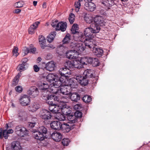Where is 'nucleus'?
Here are the masks:
<instances>
[{"label": "nucleus", "mask_w": 150, "mask_h": 150, "mask_svg": "<svg viewBox=\"0 0 150 150\" xmlns=\"http://www.w3.org/2000/svg\"><path fill=\"white\" fill-rule=\"evenodd\" d=\"M84 43L85 46L90 48L97 57H100L103 54V50L100 47H96L97 46L96 42L93 39H88L85 41Z\"/></svg>", "instance_id": "obj_1"}, {"label": "nucleus", "mask_w": 150, "mask_h": 150, "mask_svg": "<svg viewBox=\"0 0 150 150\" xmlns=\"http://www.w3.org/2000/svg\"><path fill=\"white\" fill-rule=\"evenodd\" d=\"M38 86L40 89L42 90V97L44 100L48 99L49 98H53V97L51 96L49 97L47 96V91L49 88V85L46 82H41L39 83Z\"/></svg>", "instance_id": "obj_2"}, {"label": "nucleus", "mask_w": 150, "mask_h": 150, "mask_svg": "<svg viewBox=\"0 0 150 150\" xmlns=\"http://www.w3.org/2000/svg\"><path fill=\"white\" fill-rule=\"evenodd\" d=\"M84 42V44L81 43H77L75 42H72L70 44V48L73 49L74 52L77 53L79 54L84 50L86 47H88L85 46Z\"/></svg>", "instance_id": "obj_3"}, {"label": "nucleus", "mask_w": 150, "mask_h": 150, "mask_svg": "<svg viewBox=\"0 0 150 150\" xmlns=\"http://www.w3.org/2000/svg\"><path fill=\"white\" fill-rule=\"evenodd\" d=\"M78 25L76 24H74L71 29V33L75 34V36L78 37V40L82 42H85V41L88 39L87 38H85V36L81 33L78 32Z\"/></svg>", "instance_id": "obj_4"}, {"label": "nucleus", "mask_w": 150, "mask_h": 150, "mask_svg": "<svg viewBox=\"0 0 150 150\" xmlns=\"http://www.w3.org/2000/svg\"><path fill=\"white\" fill-rule=\"evenodd\" d=\"M59 73L61 75L60 77L63 78L64 79L67 81V78L70 77L71 74L70 70L66 67L61 68L59 71Z\"/></svg>", "instance_id": "obj_5"}, {"label": "nucleus", "mask_w": 150, "mask_h": 150, "mask_svg": "<svg viewBox=\"0 0 150 150\" xmlns=\"http://www.w3.org/2000/svg\"><path fill=\"white\" fill-rule=\"evenodd\" d=\"M16 133L20 137H24L28 134V131L26 128L21 125H18L16 127L15 129Z\"/></svg>", "instance_id": "obj_6"}, {"label": "nucleus", "mask_w": 150, "mask_h": 150, "mask_svg": "<svg viewBox=\"0 0 150 150\" xmlns=\"http://www.w3.org/2000/svg\"><path fill=\"white\" fill-rule=\"evenodd\" d=\"M52 116L51 112L47 110L43 109L40 112V117L45 120L50 119Z\"/></svg>", "instance_id": "obj_7"}, {"label": "nucleus", "mask_w": 150, "mask_h": 150, "mask_svg": "<svg viewBox=\"0 0 150 150\" xmlns=\"http://www.w3.org/2000/svg\"><path fill=\"white\" fill-rule=\"evenodd\" d=\"M9 126L7 123L6 125L5 129H2V128H0V138L2 139L4 137L5 139H7L9 134V129L7 130Z\"/></svg>", "instance_id": "obj_8"}, {"label": "nucleus", "mask_w": 150, "mask_h": 150, "mask_svg": "<svg viewBox=\"0 0 150 150\" xmlns=\"http://www.w3.org/2000/svg\"><path fill=\"white\" fill-rule=\"evenodd\" d=\"M92 0H90V1L86 2L84 5V8L85 10L89 11L92 12L96 8V6L93 3L91 2Z\"/></svg>", "instance_id": "obj_9"}, {"label": "nucleus", "mask_w": 150, "mask_h": 150, "mask_svg": "<svg viewBox=\"0 0 150 150\" xmlns=\"http://www.w3.org/2000/svg\"><path fill=\"white\" fill-rule=\"evenodd\" d=\"M66 81L65 79H64L63 78L60 77L58 79H56L52 82L53 85L56 87V88H59V87H61L62 85L66 84Z\"/></svg>", "instance_id": "obj_10"}, {"label": "nucleus", "mask_w": 150, "mask_h": 150, "mask_svg": "<svg viewBox=\"0 0 150 150\" xmlns=\"http://www.w3.org/2000/svg\"><path fill=\"white\" fill-rule=\"evenodd\" d=\"M77 80H76V76L74 78H71L66 81L67 86L68 87L71 88H76L78 87V83Z\"/></svg>", "instance_id": "obj_11"}, {"label": "nucleus", "mask_w": 150, "mask_h": 150, "mask_svg": "<svg viewBox=\"0 0 150 150\" xmlns=\"http://www.w3.org/2000/svg\"><path fill=\"white\" fill-rule=\"evenodd\" d=\"M75 125L73 124L72 125L71 123H69V124L62 123L60 129L64 132H68L71 129L75 128Z\"/></svg>", "instance_id": "obj_12"}, {"label": "nucleus", "mask_w": 150, "mask_h": 150, "mask_svg": "<svg viewBox=\"0 0 150 150\" xmlns=\"http://www.w3.org/2000/svg\"><path fill=\"white\" fill-rule=\"evenodd\" d=\"M20 104L23 106H27L29 105L30 102V98L27 95L21 96L19 99Z\"/></svg>", "instance_id": "obj_13"}, {"label": "nucleus", "mask_w": 150, "mask_h": 150, "mask_svg": "<svg viewBox=\"0 0 150 150\" xmlns=\"http://www.w3.org/2000/svg\"><path fill=\"white\" fill-rule=\"evenodd\" d=\"M116 0H102L101 3L104 7L109 9L115 4Z\"/></svg>", "instance_id": "obj_14"}, {"label": "nucleus", "mask_w": 150, "mask_h": 150, "mask_svg": "<svg viewBox=\"0 0 150 150\" xmlns=\"http://www.w3.org/2000/svg\"><path fill=\"white\" fill-rule=\"evenodd\" d=\"M27 93L30 97H35L38 94L39 91L38 89L35 86L32 87L28 91Z\"/></svg>", "instance_id": "obj_15"}, {"label": "nucleus", "mask_w": 150, "mask_h": 150, "mask_svg": "<svg viewBox=\"0 0 150 150\" xmlns=\"http://www.w3.org/2000/svg\"><path fill=\"white\" fill-rule=\"evenodd\" d=\"M76 80L83 86H86L88 83V79L85 76L81 75L76 76Z\"/></svg>", "instance_id": "obj_16"}, {"label": "nucleus", "mask_w": 150, "mask_h": 150, "mask_svg": "<svg viewBox=\"0 0 150 150\" xmlns=\"http://www.w3.org/2000/svg\"><path fill=\"white\" fill-rule=\"evenodd\" d=\"M66 84L65 85H62L61 86L60 88L58 90L59 94L60 93L62 94L63 95H67L70 93V91H69L68 89V86H67V83L66 82Z\"/></svg>", "instance_id": "obj_17"}, {"label": "nucleus", "mask_w": 150, "mask_h": 150, "mask_svg": "<svg viewBox=\"0 0 150 150\" xmlns=\"http://www.w3.org/2000/svg\"><path fill=\"white\" fill-rule=\"evenodd\" d=\"M51 136L53 140L56 142L60 141L63 137L62 134L57 132H54Z\"/></svg>", "instance_id": "obj_18"}, {"label": "nucleus", "mask_w": 150, "mask_h": 150, "mask_svg": "<svg viewBox=\"0 0 150 150\" xmlns=\"http://www.w3.org/2000/svg\"><path fill=\"white\" fill-rule=\"evenodd\" d=\"M58 90L59 89H58L57 88H56V87L53 85V86L50 87L49 89L47 91L46 95L48 96L49 97L51 96H54L51 95H50V93H54L56 94H59V92H58Z\"/></svg>", "instance_id": "obj_19"}, {"label": "nucleus", "mask_w": 150, "mask_h": 150, "mask_svg": "<svg viewBox=\"0 0 150 150\" xmlns=\"http://www.w3.org/2000/svg\"><path fill=\"white\" fill-rule=\"evenodd\" d=\"M94 21L97 24H98L100 26L104 25L105 23V20H104L103 17L97 16L94 19Z\"/></svg>", "instance_id": "obj_20"}, {"label": "nucleus", "mask_w": 150, "mask_h": 150, "mask_svg": "<svg viewBox=\"0 0 150 150\" xmlns=\"http://www.w3.org/2000/svg\"><path fill=\"white\" fill-rule=\"evenodd\" d=\"M67 26V23L66 22L64 23L62 22H59L57 25L56 30H61V31L64 32L66 30Z\"/></svg>", "instance_id": "obj_21"}, {"label": "nucleus", "mask_w": 150, "mask_h": 150, "mask_svg": "<svg viewBox=\"0 0 150 150\" xmlns=\"http://www.w3.org/2000/svg\"><path fill=\"white\" fill-rule=\"evenodd\" d=\"M53 98H49L48 99L45 100L47 101V103L49 105H53L56 104V102H59V98L57 96H53ZM61 102V101H60Z\"/></svg>", "instance_id": "obj_22"}, {"label": "nucleus", "mask_w": 150, "mask_h": 150, "mask_svg": "<svg viewBox=\"0 0 150 150\" xmlns=\"http://www.w3.org/2000/svg\"><path fill=\"white\" fill-rule=\"evenodd\" d=\"M62 123L57 121H54L50 124V126L52 128L54 129H61Z\"/></svg>", "instance_id": "obj_23"}, {"label": "nucleus", "mask_w": 150, "mask_h": 150, "mask_svg": "<svg viewBox=\"0 0 150 150\" xmlns=\"http://www.w3.org/2000/svg\"><path fill=\"white\" fill-rule=\"evenodd\" d=\"M34 133L33 136L35 139L37 141H41L44 139L45 136L44 135H43L42 134L40 133L36 130L34 132Z\"/></svg>", "instance_id": "obj_24"}, {"label": "nucleus", "mask_w": 150, "mask_h": 150, "mask_svg": "<svg viewBox=\"0 0 150 150\" xmlns=\"http://www.w3.org/2000/svg\"><path fill=\"white\" fill-rule=\"evenodd\" d=\"M11 147L12 150H20L21 147L18 141H14L11 144Z\"/></svg>", "instance_id": "obj_25"}, {"label": "nucleus", "mask_w": 150, "mask_h": 150, "mask_svg": "<svg viewBox=\"0 0 150 150\" xmlns=\"http://www.w3.org/2000/svg\"><path fill=\"white\" fill-rule=\"evenodd\" d=\"M55 64L54 62L51 61L47 63L45 65V68L47 70L49 71H52L54 69Z\"/></svg>", "instance_id": "obj_26"}, {"label": "nucleus", "mask_w": 150, "mask_h": 150, "mask_svg": "<svg viewBox=\"0 0 150 150\" xmlns=\"http://www.w3.org/2000/svg\"><path fill=\"white\" fill-rule=\"evenodd\" d=\"M40 107V105L38 103H34L28 107V109L29 111L33 112L37 110Z\"/></svg>", "instance_id": "obj_27"}, {"label": "nucleus", "mask_w": 150, "mask_h": 150, "mask_svg": "<svg viewBox=\"0 0 150 150\" xmlns=\"http://www.w3.org/2000/svg\"><path fill=\"white\" fill-rule=\"evenodd\" d=\"M80 96L77 93H71L70 98L71 100L75 102H77L80 99Z\"/></svg>", "instance_id": "obj_28"}, {"label": "nucleus", "mask_w": 150, "mask_h": 150, "mask_svg": "<svg viewBox=\"0 0 150 150\" xmlns=\"http://www.w3.org/2000/svg\"><path fill=\"white\" fill-rule=\"evenodd\" d=\"M93 34L91 28L88 27L86 28L84 30V35L85 37V38H87L88 39H91L89 38V37L91 36L92 34Z\"/></svg>", "instance_id": "obj_29"}, {"label": "nucleus", "mask_w": 150, "mask_h": 150, "mask_svg": "<svg viewBox=\"0 0 150 150\" xmlns=\"http://www.w3.org/2000/svg\"><path fill=\"white\" fill-rule=\"evenodd\" d=\"M40 23L39 22L36 21L31 25L28 29L29 33L32 34L33 33L34 30L37 28Z\"/></svg>", "instance_id": "obj_30"}, {"label": "nucleus", "mask_w": 150, "mask_h": 150, "mask_svg": "<svg viewBox=\"0 0 150 150\" xmlns=\"http://www.w3.org/2000/svg\"><path fill=\"white\" fill-rule=\"evenodd\" d=\"M93 71L91 69H87L85 70L83 73V76L87 78H91L93 77Z\"/></svg>", "instance_id": "obj_31"}, {"label": "nucleus", "mask_w": 150, "mask_h": 150, "mask_svg": "<svg viewBox=\"0 0 150 150\" xmlns=\"http://www.w3.org/2000/svg\"><path fill=\"white\" fill-rule=\"evenodd\" d=\"M90 27L93 33H98L100 30V28L99 26L96 24H92Z\"/></svg>", "instance_id": "obj_32"}, {"label": "nucleus", "mask_w": 150, "mask_h": 150, "mask_svg": "<svg viewBox=\"0 0 150 150\" xmlns=\"http://www.w3.org/2000/svg\"><path fill=\"white\" fill-rule=\"evenodd\" d=\"M28 67V63H26V64H25L22 63L21 64H19L18 65V70L21 73V71H24L27 69Z\"/></svg>", "instance_id": "obj_33"}, {"label": "nucleus", "mask_w": 150, "mask_h": 150, "mask_svg": "<svg viewBox=\"0 0 150 150\" xmlns=\"http://www.w3.org/2000/svg\"><path fill=\"white\" fill-rule=\"evenodd\" d=\"M75 53V52H74L73 49H71L68 51L66 53V56L69 59H76V56H74V54H71L72 53Z\"/></svg>", "instance_id": "obj_34"}, {"label": "nucleus", "mask_w": 150, "mask_h": 150, "mask_svg": "<svg viewBox=\"0 0 150 150\" xmlns=\"http://www.w3.org/2000/svg\"><path fill=\"white\" fill-rule=\"evenodd\" d=\"M21 73L20 72L18 73V74L16 75L13 79L12 83V85L13 86H16L18 84L19 80V78L21 76Z\"/></svg>", "instance_id": "obj_35"}, {"label": "nucleus", "mask_w": 150, "mask_h": 150, "mask_svg": "<svg viewBox=\"0 0 150 150\" xmlns=\"http://www.w3.org/2000/svg\"><path fill=\"white\" fill-rule=\"evenodd\" d=\"M56 32L54 31L51 33L47 37V40L50 43L52 42L54 40V39L56 35Z\"/></svg>", "instance_id": "obj_36"}, {"label": "nucleus", "mask_w": 150, "mask_h": 150, "mask_svg": "<svg viewBox=\"0 0 150 150\" xmlns=\"http://www.w3.org/2000/svg\"><path fill=\"white\" fill-rule=\"evenodd\" d=\"M36 131L44 135L47 133V128L44 126L39 127Z\"/></svg>", "instance_id": "obj_37"}, {"label": "nucleus", "mask_w": 150, "mask_h": 150, "mask_svg": "<svg viewBox=\"0 0 150 150\" xmlns=\"http://www.w3.org/2000/svg\"><path fill=\"white\" fill-rule=\"evenodd\" d=\"M56 78V76L53 74H50L46 77V79L47 81L51 82L54 81Z\"/></svg>", "instance_id": "obj_38"}, {"label": "nucleus", "mask_w": 150, "mask_h": 150, "mask_svg": "<svg viewBox=\"0 0 150 150\" xmlns=\"http://www.w3.org/2000/svg\"><path fill=\"white\" fill-rule=\"evenodd\" d=\"M62 105V104H60L59 105H58L55 104L54 107V110H53V113L57 114L59 112H61Z\"/></svg>", "instance_id": "obj_39"}, {"label": "nucleus", "mask_w": 150, "mask_h": 150, "mask_svg": "<svg viewBox=\"0 0 150 150\" xmlns=\"http://www.w3.org/2000/svg\"><path fill=\"white\" fill-rule=\"evenodd\" d=\"M84 19L86 22L88 23H90L93 21L92 17L90 15L87 14H86Z\"/></svg>", "instance_id": "obj_40"}, {"label": "nucleus", "mask_w": 150, "mask_h": 150, "mask_svg": "<svg viewBox=\"0 0 150 150\" xmlns=\"http://www.w3.org/2000/svg\"><path fill=\"white\" fill-rule=\"evenodd\" d=\"M67 119L68 120L71 122L70 123H71V124L72 123H75L77 121L75 116L74 115H73V114L68 116Z\"/></svg>", "instance_id": "obj_41"}, {"label": "nucleus", "mask_w": 150, "mask_h": 150, "mask_svg": "<svg viewBox=\"0 0 150 150\" xmlns=\"http://www.w3.org/2000/svg\"><path fill=\"white\" fill-rule=\"evenodd\" d=\"M56 118L59 121H64L66 119V117L64 115L61 114V112H59L57 114Z\"/></svg>", "instance_id": "obj_42"}, {"label": "nucleus", "mask_w": 150, "mask_h": 150, "mask_svg": "<svg viewBox=\"0 0 150 150\" xmlns=\"http://www.w3.org/2000/svg\"><path fill=\"white\" fill-rule=\"evenodd\" d=\"M74 67L76 68H79L81 67V62L79 60L76 59L73 61Z\"/></svg>", "instance_id": "obj_43"}, {"label": "nucleus", "mask_w": 150, "mask_h": 150, "mask_svg": "<svg viewBox=\"0 0 150 150\" xmlns=\"http://www.w3.org/2000/svg\"><path fill=\"white\" fill-rule=\"evenodd\" d=\"M66 105L65 103L62 104L61 110V112H62L64 115H66L67 113V111L68 110V108L66 107Z\"/></svg>", "instance_id": "obj_44"}, {"label": "nucleus", "mask_w": 150, "mask_h": 150, "mask_svg": "<svg viewBox=\"0 0 150 150\" xmlns=\"http://www.w3.org/2000/svg\"><path fill=\"white\" fill-rule=\"evenodd\" d=\"M66 105L65 103L62 104L61 110V112H62L64 115H66L67 113V111L68 110V108L66 107Z\"/></svg>", "instance_id": "obj_45"}, {"label": "nucleus", "mask_w": 150, "mask_h": 150, "mask_svg": "<svg viewBox=\"0 0 150 150\" xmlns=\"http://www.w3.org/2000/svg\"><path fill=\"white\" fill-rule=\"evenodd\" d=\"M91 98L90 96L88 95L84 96L82 98L83 101L85 103H88L91 101Z\"/></svg>", "instance_id": "obj_46"}, {"label": "nucleus", "mask_w": 150, "mask_h": 150, "mask_svg": "<svg viewBox=\"0 0 150 150\" xmlns=\"http://www.w3.org/2000/svg\"><path fill=\"white\" fill-rule=\"evenodd\" d=\"M99 61L98 59L97 58H93L92 63L91 64L92 65L93 67H97L99 65Z\"/></svg>", "instance_id": "obj_47"}, {"label": "nucleus", "mask_w": 150, "mask_h": 150, "mask_svg": "<svg viewBox=\"0 0 150 150\" xmlns=\"http://www.w3.org/2000/svg\"><path fill=\"white\" fill-rule=\"evenodd\" d=\"M69 20L70 24H73L75 20V15L72 13H71L69 16Z\"/></svg>", "instance_id": "obj_48"}, {"label": "nucleus", "mask_w": 150, "mask_h": 150, "mask_svg": "<svg viewBox=\"0 0 150 150\" xmlns=\"http://www.w3.org/2000/svg\"><path fill=\"white\" fill-rule=\"evenodd\" d=\"M81 3L79 2H76L75 3L74 6L75 8V11L76 12H78L79 11V9L81 8Z\"/></svg>", "instance_id": "obj_49"}, {"label": "nucleus", "mask_w": 150, "mask_h": 150, "mask_svg": "<svg viewBox=\"0 0 150 150\" xmlns=\"http://www.w3.org/2000/svg\"><path fill=\"white\" fill-rule=\"evenodd\" d=\"M18 47L14 46L12 50V54L13 56L17 57L19 55V53L18 52Z\"/></svg>", "instance_id": "obj_50"}, {"label": "nucleus", "mask_w": 150, "mask_h": 150, "mask_svg": "<svg viewBox=\"0 0 150 150\" xmlns=\"http://www.w3.org/2000/svg\"><path fill=\"white\" fill-rule=\"evenodd\" d=\"M70 142V139L68 138L63 139L62 141V143L64 146H67Z\"/></svg>", "instance_id": "obj_51"}, {"label": "nucleus", "mask_w": 150, "mask_h": 150, "mask_svg": "<svg viewBox=\"0 0 150 150\" xmlns=\"http://www.w3.org/2000/svg\"><path fill=\"white\" fill-rule=\"evenodd\" d=\"M24 2L22 1H20L15 3L14 6L17 8H19L23 6Z\"/></svg>", "instance_id": "obj_52"}, {"label": "nucleus", "mask_w": 150, "mask_h": 150, "mask_svg": "<svg viewBox=\"0 0 150 150\" xmlns=\"http://www.w3.org/2000/svg\"><path fill=\"white\" fill-rule=\"evenodd\" d=\"M18 116L20 117H25L26 115V112L23 110H20L18 111Z\"/></svg>", "instance_id": "obj_53"}, {"label": "nucleus", "mask_w": 150, "mask_h": 150, "mask_svg": "<svg viewBox=\"0 0 150 150\" xmlns=\"http://www.w3.org/2000/svg\"><path fill=\"white\" fill-rule=\"evenodd\" d=\"M70 40V35L69 34H67L65 36L63 40V43H66L69 42Z\"/></svg>", "instance_id": "obj_54"}, {"label": "nucleus", "mask_w": 150, "mask_h": 150, "mask_svg": "<svg viewBox=\"0 0 150 150\" xmlns=\"http://www.w3.org/2000/svg\"><path fill=\"white\" fill-rule=\"evenodd\" d=\"M66 65L67 66L66 67H68L70 68H74V65L73 61H68L66 62Z\"/></svg>", "instance_id": "obj_55"}, {"label": "nucleus", "mask_w": 150, "mask_h": 150, "mask_svg": "<svg viewBox=\"0 0 150 150\" xmlns=\"http://www.w3.org/2000/svg\"><path fill=\"white\" fill-rule=\"evenodd\" d=\"M79 61L81 66L82 65H87V57H82Z\"/></svg>", "instance_id": "obj_56"}, {"label": "nucleus", "mask_w": 150, "mask_h": 150, "mask_svg": "<svg viewBox=\"0 0 150 150\" xmlns=\"http://www.w3.org/2000/svg\"><path fill=\"white\" fill-rule=\"evenodd\" d=\"M39 43H45L46 40L44 36L42 35H40L39 36Z\"/></svg>", "instance_id": "obj_57"}, {"label": "nucleus", "mask_w": 150, "mask_h": 150, "mask_svg": "<svg viewBox=\"0 0 150 150\" xmlns=\"http://www.w3.org/2000/svg\"><path fill=\"white\" fill-rule=\"evenodd\" d=\"M74 115L75 116V118H81L82 115V113L79 111L77 110L74 113Z\"/></svg>", "instance_id": "obj_58"}, {"label": "nucleus", "mask_w": 150, "mask_h": 150, "mask_svg": "<svg viewBox=\"0 0 150 150\" xmlns=\"http://www.w3.org/2000/svg\"><path fill=\"white\" fill-rule=\"evenodd\" d=\"M23 51L24 53L23 55H25L30 52V50L28 48L25 47L23 49Z\"/></svg>", "instance_id": "obj_59"}, {"label": "nucleus", "mask_w": 150, "mask_h": 150, "mask_svg": "<svg viewBox=\"0 0 150 150\" xmlns=\"http://www.w3.org/2000/svg\"><path fill=\"white\" fill-rule=\"evenodd\" d=\"M16 91L19 93H21L23 90L22 88L20 86H17L15 88Z\"/></svg>", "instance_id": "obj_60"}, {"label": "nucleus", "mask_w": 150, "mask_h": 150, "mask_svg": "<svg viewBox=\"0 0 150 150\" xmlns=\"http://www.w3.org/2000/svg\"><path fill=\"white\" fill-rule=\"evenodd\" d=\"M58 21L56 20H53L52 21V22L51 23V25L53 27H56V26L57 24H58Z\"/></svg>", "instance_id": "obj_61"}, {"label": "nucleus", "mask_w": 150, "mask_h": 150, "mask_svg": "<svg viewBox=\"0 0 150 150\" xmlns=\"http://www.w3.org/2000/svg\"><path fill=\"white\" fill-rule=\"evenodd\" d=\"M93 58L91 57H87V64H91L92 63Z\"/></svg>", "instance_id": "obj_62"}, {"label": "nucleus", "mask_w": 150, "mask_h": 150, "mask_svg": "<svg viewBox=\"0 0 150 150\" xmlns=\"http://www.w3.org/2000/svg\"><path fill=\"white\" fill-rule=\"evenodd\" d=\"M36 122L34 121L33 122H29L28 125L30 127L32 128L34 127L35 125Z\"/></svg>", "instance_id": "obj_63"}, {"label": "nucleus", "mask_w": 150, "mask_h": 150, "mask_svg": "<svg viewBox=\"0 0 150 150\" xmlns=\"http://www.w3.org/2000/svg\"><path fill=\"white\" fill-rule=\"evenodd\" d=\"M33 69L35 72H38L40 69L36 65H35L33 66Z\"/></svg>", "instance_id": "obj_64"}]
</instances>
